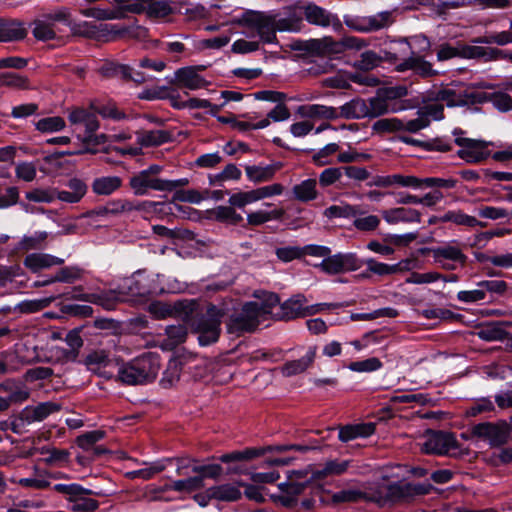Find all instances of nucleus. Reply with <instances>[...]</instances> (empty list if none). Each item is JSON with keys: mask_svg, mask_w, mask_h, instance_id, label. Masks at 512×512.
Here are the masks:
<instances>
[{"mask_svg": "<svg viewBox=\"0 0 512 512\" xmlns=\"http://www.w3.org/2000/svg\"><path fill=\"white\" fill-rule=\"evenodd\" d=\"M279 303V297L274 293L265 294L262 303L247 302L242 306L241 312L232 316L227 324L229 333L241 334L252 332L265 319L266 315L273 314L274 307Z\"/></svg>", "mask_w": 512, "mask_h": 512, "instance_id": "nucleus-1", "label": "nucleus"}, {"mask_svg": "<svg viewBox=\"0 0 512 512\" xmlns=\"http://www.w3.org/2000/svg\"><path fill=\"white\" fill-rule=\"evenodd\" d=\"M239 24L249 36L257 35L263 43H274L277 30L291 29L288 20L277 19V15L270 12L247 11L240 18Z\"/></svg>", "mask_w": 512, "mask_h": 512, "instance_id": "nucleus-2", "label": "nucleus"}, {"mask_svg": "<svg viewBox=\"0 0 512 512\" xmlns=\"http://www.w3.org/2000/svg\"><path fill=\"white\" fill-rule=\"evenodd\" d=\"M159 356L143 354L127 364L117 367V376L122 383L137 385L154 380L159 372Z\"/></svg>", "mask_w": 512, "mask_h": 512, "instance_id": "nucleus-3", "label": "nucleus"}, {"mask_svg": "<svg viewBox=\"0 0 512 512\" xmlns=\"http://www.w3.org/2000/svg\"><path fill=\"white\" fill-rule=\"evenodd\" d=\"M365 40L355 37L346 36L341 40H334L332 37H323L319 39H310L301 44L299 49L313 55V56H332L342 54L347 50L359 51L366 47Z\"/></svg>", "mask_w": 512, "mask_h": 512, "instance_id": "nucleus-4", "label": "nucleus"}, {"mask_svg": "<svg viewBox=\"0 0 512 512\" xmlns=\"http://www.w3.org/2000/svg\"><path fill=\"white\" fill-rule=\"evenodd\" d=\"M224 314L222 309L210 305L204 314L198 315L192 320V328L198 334L201 345H210L218 340Z\"/></svg>", "mask_w": 512, "mask_h": 512, "instance_id": "nucleus-5", "label": "nucleus"}, {"mask_svg": "<svg viewBox=\"0 0 512 512\" xmlns=\"http://www.w3.org/2000/svg\"><path fill=\"white\" fill-rule=\"evenodd\" d=\"M138 282L130 277L125 278L116 289L92 293L91 303L102 306L107 310L114 309L119 302L129 300V297L141 295Z\"/></svg>", "mask_w": 512, "mask_h": 512, "instance_id": "nucleus-6", "label": "nucleus"}, {"mask_svg": "<svg viewBox=\"0 0 512 512\" xmlns=\"http://www.w3.org/2000/svg\"><path fill=\"white\" fill-rule=\"evenodd\" d=\"M435 100L445 102L449 107L482 103L484 95L480 90L464 84L448 85L435 92Z\"/></svg>", "mask_w": 512, "mask_h": 512, "instance_id": "nucleus-7", "label": "nucleus"}, {"mask_svg": "<svg viewBox=\"0 0 512 512\" xmlns=\"http://www.w3.org/2000/svg\"><path fill=\"white\" fill-rule=\"evenodd\" d=\"M471 438L488 443L492 448L500 447L511 439V429L507 422H482L471 427Z\"/></svg>", "mask_w": 512, "mask_h": 512, "instance_id": "nucleus-8", "label": "nucleus"}, {"mask_svg": "<svg viewBox=\"0 0 512 512\" xmlns=\"http://www.w3.org/2000/svg\"><path fill=\"white\" fill-rule=\"evenodd\" d=\"M363 265L362 260L355 253H336L329 254L316 264L315 267L328 275H336L345 272L356 271Z\"/></svg>", "mask_w": 512, "mask_h": 512, "instance_id": "nucleus-9", "label": "nucleus"}, {"mask_svg": "<svg viewBox=\"0 0 512 512\" xmlns=\"http://www.w3.org/2000/svg\"><path fill=\"white\" fill-rule=\"evenodd\" d=\"M394 21L392 11H382L365 17L345 18L344 23L354 31L369 33L388 28Z\"/></svg>", "mask_w": 512, "mask_h": 512, "instance_id": "nucleus-10", "label": "nucleus"}, {"mask_svg": "<svg viewBox=\"0 0 512 512\" xmlns=\"http://www.w3.org/2000/svg\"><path fill=\"white\" fill-rule=\"evenodd\" d=\"M431 252L435 262L447 270L456 269V264L464 266L467 261L462 245L456 241L446 242L433 248Z\"/></svg>", "mask_w": 512, "mask_h": 512, "instance_id": "nucleus-11", "label": "nucleus"}, {"mask_svg": "<svg viewBox=\"0 0 512 512\" xmlns=\"http://www.w3.org/2000/svg\"><path fill=\"white\" fill-rule=\"evenodd\" d=\"M459 448L454 434L444 431H428L422 450L427 454H450Z\"/></svg>", "mask_w": 512, "mask_h": 512, "instance_id": "nucleus-12", "label": "nucleus"}, {"mask_svg": "<svg viewBox=\"0 0 512 512\" xmlns=\"http://www.w3.org/2000/svg\"><path fill=\"white\" fill-rule=\"evenodd\" d=\"M455 143L460 147L457 155L468 163H480L489 156L485 141L456 136Z\"/></svg>", "mask_w": 512, "mask_h": 512, "instance_id": "nucleus-13", "label": "nucleus"}, {"mask_svg": "<svg viewBox=\"0 0 512 512\" xmlns=\"http://www.w3.org/2000/svg\"><path fill=\"white\" fill-rule=\"evenodd\" d=\"M84 364L88 370L108 379L113 376L112 369L118 367L117 361L109 358L105 350L89 352L84 359Z\"/></svg>", "mask_w": 512, "mask_h": 512, "instance_id": "nucleus-14", "label": "nucleus"}, {"mask_svg": "<svg viewBox=\"0 0 512 512\" xmlns=\"http://www.w3.org/2000/svg\"><path fill=\"white\" fill-rule=\"evenodd\" d=\"M67 117L72 126L84 127V133L91 135L92 132H96L99 127L100 123L98 121V118L89 107H83V106H75L67 110ZM77 128H75V131Z\"/></svg>", "mask_w": 512, "mask_h": 512, "instance_id": "nucleus-15", "label": "nucleus"}, {"mask_svg": "<svg viewBox=\"0 0 512 512\" xmlns=\"http://www.w3.org/2000/svg\"><path fill=\"white\" fill-rule=\"evenodd\" d=\"M174 10V2L171 0H140V5L133 8L137 14H145L151 20L168 17Z\"/></svg>", "mask_w": 512, "mask_h": 512, "instance_id": "nucleus-16", "label": "nucleus"}, {"mask_svg": "<svg viewBox=\"0 0 512 512\" xmlns=\"http://www.w3.org/2000/svg\"><path fill=\"white\" fill-rule=\"evenodd\" d=\"M203 69L202 66H189L176 70L174 84L179 88L189 90L206 88L209 82L199 74V71Z\"/></svg>", "mask_w": 512, "mask_h": 512, "instance_id": "nucleus-17", "label": "nucleus"}, {"mask_svg": "<svg viewBox=\"0 0 512 512\" xmlns=\"http://www.w3.org/2000/svg\"><path fill=\"white\" fill-rule=\"evenodd\" d=\"M304 17L313 25L322 27L333 26L335 30L342 28V24L337 16L315 4H309L304 8Z\"/></svg>", "mask_w": 512, "mask_h": 512, "instance_id": "nucleus-18", "label": "nucleus"}, {"mask_svg": "<svg viewBox=\"0 0 512 512\" xmlns=\"http://www.w3.org/2000/svg\"><path fill=\"white\" fill-rule=\"evenodd\" d=\"M378 187H399L421 189V178L414 175L392 174L386 176H377L373 183Z\"/></svg>", "mask_w": 512, "mask_h": 512, "instance_id": "nucleus-19", "label": "nucleus"}, {"mask_svg": "<svg viewBox=\"0 0 512 512\" xmlns=\"http://www.w3.org/2000/svg\"><path fill=\"white\" fill-rule=\"evenodd\" d=\"M306 303L307 300L304 295H294L280 306V312L274 314V316L282 320L306 317Z\"/></svg>", "mask_w": 512, "mask_h": 512, "instance_id": "nucleus-20", "label": "nucleus"}, {"mask_svg": "<svg viewBox=\"0 0 512 512\" xmlns=\"http://www.w3.org/2000/svg\"><path fill=\"white\" fill-rule=\"evenodd\" d=\"M164 180L153 177L146 171H141L130 178V186L136 195H144L149 189L156 191H164Z\"/></svg>", "mask_w": 512, "mask_h": 512, "instance_id": "nucleus-21", "label": "nucleus"}, {"mask_svg": "<svg viewBox=\"0 0 512 512\" xmlns=\"http://www.w3.org/2000/svg\"><path fill=\"white\" fill-rule=\"evenodd\" d=\"M316 354L317 347L310 346L302 358L288 361L281 367L282 375L285 377H291L305 372L314 363Z\"/></svg>", "mask_w": 512, "mask_h": 512, "instance_id": "nucleus-22", "label": "nucleus"}, {"mask_svg": "<svg viewBox=\"0 0 512 512\" xmlns=\"http://www.w3.org/2000/svg\"><path fill=\"white\" fill-rule=\"evenodd\" d=\"M27 36L24 24L15 19H0V42L23 40Z\"/></svg>", "mask_w": 512, "mask_h": 512, "instance_id": "nucleus-23", "label": "nucleus"}, {"mask_svg": "<svg viewBox=\"0 0 512 512\" xmlns=\"http://www.w3.org/2000/svg\"><path fill=\"white\" fill-rule=\"evenodd\" d=\"M382 217L389 224H396L399 222L419 223L421 221V213L418 210L405 207L383 210Z\"/></svg>", "mask_w": 512, "mask_h": 512, "instance_id": "nucleus-24", "label": "nucleus"}, {"mask_svg": "<svg viewBox=\"0 0 512 512\" xmlns=\"http://www.w3.org/2000/svg\"><path fill=\"white\" fill-rule=\"evenodd\" d=\"M297 113L304 118L334 120L339 118L338 109L320 104L302 105Z\"/></svg>", "mask_w": 512, "mask_h": 512, "instance_id": "nucleus-25", "label": "nucleus"}, {"mask_svg": "<svg viewBox=\"0 0 512 512\" xmlns=\"http://www.w3.org/2000/svg\"><path fill=\"white\" fill-rule=\"evenodd\" d=\"M397 70L400 72L406 70H413L417 75L421 77H431L436 75V71L432 68L430 62L424 60L422 57L413 55L405 59L402 63L397 66Z\"/></svg>", "mask_w": 512, "mask_h": 512, "instance_id": "nucleus-26", "label": "nucleus"}, {"mask_svg": "<svg viewBox=\"0 0 512 512\" xmlns=\"http://www.w3.org/2000/svg\"><path fill=\"white\" fill-rule=\"evenodd\" d=\"M63 262V259L49 254L33 253L26 256L24 265L32 272H38L42 269L61 265Z\"/></svg>", "mask_w": 512, "mask_h": 512, "instance_id": "nucleus-27", "label": "nucleus"}, {"mask_svg": "<svg viewBox=\"0 0 512 512\" xmlns=\"http://www.w3.org/2000/svg\"><path fill=\"white\" fill-rule=\"evenodd\" d=\"M463 55L469 58H484L485 60L504 59L512 63V52L506 53L497 48L467 47Z\"/></svg>", "mask_w": 512, "mask_h": 512, "instance_id": "nucleus-28", "label": "nucleus"}, {"mask_svg": "<svg viewBox=\"0 0 512 512\" xmlns=\"http://www.w3.org/2000/svg\"><path fill=\"white\" fill-rule=\"evenodd\" d=\"M59 405L53 402H43L34 407H26L22 411V418L27 422L42 421L53 412L59 410Z\"/></svg>", "mask_w": 512, "mask_h": 512, "instance_id": "nucleus-29", "label": "nucleus"}, {"mask_svg": "<svg viewBox=\"0 0 512 512\" xmlns=\"http://www.w3.org/2000/svg\"><path fill=\"white\" fill-rule=\"evenodd\" d=\"M367 271L377 274L379 276L392 275L399 272H404L409 269V261H401L397 264L388 265L385 263L377 262L375 259L370 258L366 260Z\"/></svg>", "mask_w": 512, "mask_h": 512, "instance_id": "nucleus-30", "label": "nucleus"}, {"mask_svg": "<svg viewBox=\"0 0 512 512\" xmlns=\"http://www.w3.org/2000/svg\"><path fill=\"white\" fill-rule=\"evenodd\" d=\"M366 100L356 98L345 103L338 109L339 117L345 119H361L367 117Z\"/></svg>", "mask_w": 512, "mask_h": 512, "instance_id": "nucleus-31", "label": "nucleus"}, {"mask_svg": "<svg viewBox=\"0 0 512 512\" xmlns=\"http://www.w3.org/2000/svg\"><path fill=\"white\" fill-rule=\"evenodd\" d=\"M441 223L452 222L456 225L476 227H485L486 223L477 220L475 217L470 216L462 212L461 210H450L438 218Z\"/></svg>", "mask_w": 512, "mask_h": 512, "instance_id": "nucleus-32", "label": "nucleus"}, {"mask_svg": "<svg viewBox=\"0 0 512 512\" xmlns=\"http://www.w3.org/2000/svg\"><path fill=\"white\" fill-rule=\"evenodd\" d=\"M121 185L122 180L118 176H102L95 178L91 187L96 195L107 196L118 190Z\"/></svg>", "mask_w": 512, "mask_h": 512, "instance_id": "nucleus-33", "label": "nucleus"}, {"mask_svg": "<svg viewBox=\"0 0 512 512\" xmlns=\"http://www.w3.org/2000/svg\"><path fill=\"white\" fill-rule=\"evenodd\" d=\"M157 203L152 201H144L142 203L134 204L130 201L117 200L112 201L107 204L108 212L110 215H118L125 211H133V210H143L150 211L152 210Z\"/></svg>", "mask_w": 512, "mask_h": 512, "instance_id": "nucleus-34", "label": "nucleus"}, {"mask_svg": "<svg viewBox=\"0 0 512 512\" xmlns=\"http://www.w3.org/2000/svg\"><path fill=\"white\" fill-rule=\"evenodd\" d=\"M204 486L205 483H202V478L196 474L193 477L173 481L172 483L165 485L163 490H173L181 493H192L204 488Z\"/></svg>", "mask_w": 512, "mask_h": 512, "instance_id": "nucleus-35", "label": "nucleus"}, {"mask_svg": "<svg viewBox=\"0 0 512 512\" xmlns=\"http://www.w3.org/2000/svg\"><path fill=\"white\" fill-rule=\"evenodd\" d=\"M331 500L335 504H341V503H355L360 502L363 500H373L372 498L368 497L366 492H364L362 489L351 487L346 488L340 491H337L332 494Z\"/></svg>", "mask_w": 512, "mask_h": 512, "instance_id": "nucleus-36", "label": "nucleus"}, {"mask_svg": "<svg viewBox=\"0 0 512 512\" xmlns=\"http://www.w3.org/2000/svg\"><path fill=\"white\" fill-rule=\"evenodd\" d=\"M278 169L279 166L276 164L266 166L251 165L245 167V172L249 180L259 183L272 179Z\"/></svg>", "mask_w": 512, "mask_h": 512, "instance_id": "nucleus-37", "label": "nucleus"}, {"mask_svg": "<svg viewBox=\"0 0 512 512\" xmlns=\"http://www.w3.org/2000/svg\"><path fill=\"white\" fill-rule=\"evenodd\" d=\"M241 483L232 484L226 483L217 486H212L211 495L215 500L219 501H236L241 498V491L239 489Z\"/></svg>", "mask_w": 512, "mask_h": 512, "instance_id": "nucleus-38", "label": "nucleus"}, {"mask_svg": "<svg viewBox=\"0 0 512 512\" xmlns=\"http://www.w3.org/2000/svg\"><path fill=\"white\" fill-rule=\"evenodd\" d=\"M317 182L315 179H306L295 185L292 189L294 197L302 202L315 200L318 196Z\"/></svg>", "mask_w": 512, "mask_h": 512, "instance_id": "nucleus-39", "label": "nucleus"}, {"mask_svg": "<svg viewBox=\"0 0 512 512\" xmlns=\"http://www.w3.org/2000/svg\"><path fill=\"white\" fill-rule=\"evenodd\" d=\"M170 139V134L165 130H151L138 133L137 142L142 146H158Z\"/></svg>", "mask_w": 512, "mask_h": 512, "instance_id": "nucleus-40", "label": "nucleus"}, {"mask_svg": "<svg viewBox=\"0 0 512 512\" xmlns=\"http://www.w3.org/2000/svg\"><path fill=\"white\" fill-rule=\"evenodd\" d=\"M366 106L368 108V118H376L390 111H396V108H391L390 104L387 103L385 99L381 95H379L378 92L375 97H372L366 101Z\"/></svg>", "mask_w": 512, "mask_h": 512, "instance_id": "nucleus-41", "label": "nucleus"}, {"mask_svg": "<svg viewBox=\"0 0 512 512\" xmlns=\"http://www.w3.org/2000/svg\"><path fill=\"white\" fill-rule=\"evenodd\" d=\"M283 215L284 210L281 208L273 209L271 211L258 210L247 215V222L249 225L258 226L271 220H279Z\"/></svg>", "mask_w": 512, "mask_h": 512, "instance_id": "nucleus-42", "label": "nucleus"}, {"mask_svg": "<svg viewBox=\"0 0 512 512\" xmlns=\"http://www.w3.org/2000/svg\"><path fill=\"white\" fill-rule=\"evenodd\" d=\"M480 94L484 95V102H491L495 108L500 111L506 112L512 109V97L505 92H483L480 91Z\"/></svg>", "mask_w": 512, "mask_h": 512, "instance_id": "nucleus-43", "label": "nucleus"}, {"mask_svg": "<svg viewBox=\"0 0 512 512\" xmlns=\"http://www.w3.org/2000/svg\"><path fill=\"white\" fill-rule=\"evenodd\" d=\"M90 108L95 114H99L103 118H111L113 120H121L125 118V114L118 110L114 103L101 104L96 100L90 102Z\"/></svg>", "mask_w": 512, "mask_h": 512, "instance_id": "nucleus-44", "label": "nucleus"}, {"mask_svg": "<svg viewBox=\"0 0 512 512\" xmlns=\"http://www.w3.org/2000/svg\"><path fill=\"white\" fill-rule=\"evenodd\" d=\"M33 36L39 41H49L56 37V32L52 23L48 22L45 18L37 19L33 22Z\"/></svg>", "mask_w": 512, "mask_h": 512, "instance_id": "nucleus-45", "label": "nucleus"}, {"mask_svg": "<svg viewBox=\"0 0 512 512\" xmlns=\"http://www.w3.org/2000/svg\"><path fill=\"white\" fill-rule=\"evenodd\" d=\"M53 489L61 494L68 497L70 502H74L81 495H92L94 494L91 490L82 487L79 484H55Z\"/></svg>", "mask_w": 512, "mask_h": 512, "instance_id": "nucleus-46", "label": "nucleus"}, {"mask_svg": "<svg viewBox=\"0 0 512 512\" xmlns=\"http://www.w3.org/2000/svg\"><path fill=\"white\" fill-rule=\"evenodd\" d=\"M402 119L382 118L372 125V130L378 134L402 132Z\"/></svg>", "mask_w": 512, "mask_h": 512, "instance_id": "nucleus-47", "label": "nucleus"}, {"mask_svg": "<svg viewBox=\"0 0 512 512\" xmlns=\"http://www.w3.org/2000/svg\"><path fill=\"white\" fill-rule=\"evenodd\" d=\"M359 214L356 206L350 204L332 205L325 209L324 215L327 218H350Z\"/></svg>", "mask_w": 512, "mask_h": 512, "instance_id": "nucleus-48", "label": "nucleus"}, {"mask_svg": "<svg viewBox=\"0 0 512 512\" xmlns=\"http://www.w3.org/2000/svg\"><path fill=\"white\" fill-rule=\"evenodd\" d=\"M55 300V297H46L41 299H34V300H25L22 301L17 305V309L21 313H35L42 309L47 308L53 301Z\"/></svg>", "mask_w": 512, "mask_h": 512, "instance_id": "nucleus-49", "label": "nucleus"}, {"mask_svg": "<svg viewBox=\"0 0 512 512\" xmlns=\"http://www.w3.org/2000/svg\"><path fill=\"white\" fill-rule=\"evenodd\" d=\"M476 42L485 44H497L500 46L512 43V20L510 21L509 30L489 33L486 36L477 39Z\"/></svg>", "mask_w": 512, "mask_h": 512, "instance_id": "nucleus-50", "label": "nucleus"}, {"mask_svg": "<svg viewBox=\"0 0 512 512\" xmlns=\"http://www.w3.org/2000/svg\"><path fill=\"white\" fill-rule=\"evenodd\" d=\"M104 437L105 432L103 430H93L78 436L76 443L85 452H90L96 443L102 440Z\"/></svg>", "mask_w": 512, "mask_h": 512, "instance_id": "nucleus-51", "label": "nucleus"}, {"mask_svg": "<svg viewBox=\"0 0 512 512\" xmlns=\"http://www.w3.org/2000/svg\"><path fill=\"white\" fill-rule=\"evenodd\" d=\"M340 147L336 143H329L312 156V161L317 166H325L331 164V156L339 151Z\"/></svg>", "mask_w": 512, "mask_h": 512, "instance_id": "nucleus-52", "label": "nucleus"}, {"mask_svg": "<svg viewBox=\"0 0 512 512\" xmlns=\"http://www.w3.org/2000/svg\"><path fill=\"white\" fill-rule=\"evenodd\" d=\"M259 193L257 189L245 192H238L229 198V204L233 207L243 208L244 206L259 201Z\"/></svg>", "mask_w": 512, "mask_h": 512, "instance_id": "nucleus-53", "label": "nucleus"}, {"mask_svg": "<svg viewBox=\"0 0 512 512\" xmlns=\"http://www.w3.org/2000/svg\"><path fill=\"white\" fill-rule=\"evenodd\" d=\"M5 86L13 89H27L28 79L16 73H1L0 87Z\"/></svg>", "mask_w": 512, "mask_h": 512, "instance_id": "nucleus-54", "label": "nucleus"}, {"mask_svg": "<svg viewBox=\"0 0 512 512\" xmlns=\"http://www.w3.org/2000/svg\"><path fill=\"white\" fill-rule=\"evenodd\" d=\"M212 213L216 220L230 224H238L243 220L242 216L233 209V206H218Z\"/></svg>", "mask_w": 512, "mask_h": 512, "instance_id": "nucleus-55", "label": "nucleus"}, {"mask_svg": "<svg viewBox=\"0 0 512 512\" xmlns=\"http://www.w3.org/2000/svg\"><path fill=\"white\" fill-rule=\"evenodd\" d=\"M26 199L38 203H51L56 199V189H33L25 194Z\"/></svg>", "mask_w": 512, "mask_h": 512, "instance_id": "nucleus-56", "label": "nucleus"}, {"mask_svg": "<svg viewBox=\"0 0 512 512\" xmlns=\"http://www.w3.org/2000/svg\"><path fill=\"white\" fill-rule=\"evenodd\" d=\"M83 270L76 266H68L61 268L55 275L56 282L73 283L81 279Z\"/></svg>", "mask_w": 512, "mask_h": 512, "instance_id": "nucleus-57", "label": "nucleus"}, {"mask_svg": "<svg viewBox=\"0 0 512 512\" xmlns=\"http://www.w3.org/2000/svg\"><path fill=\"white\" fill-rule=\"evenodd\" d=\"M65 127V121L59 116L40 119L36 123V128L41 132H56Z\"/></svg>", "mask_w": 512, "mask_h": 512, "instance_id": "nucleus-58", "label": "nucleus"}, {"mask_svg": "<svg viewBox=\"0 0 512 512\" xmlns=\"http://www.w3.org/2000/svg\"><path fill=\"white\" fill-rule=\"evenodd\" d=\"M382 367L381 361L376 358H368L362 361L351 362L348 368L354 372H373Z\"/></svg>", "mask_w": 512, "mask_h": 512, "instance_id": "nucleus-59", "label": "nucleus"}, {"mask_svg": "<svg viewBox=\"0 0 512 512\" xmlns=\"http://www.w3.org/2000/svg\"><path fill=\"white\" fill-rule=\"evenodd\" d=\"M192 472L198 474L202 478V483L206 478L217 479L221 476L223 468L219 464H210L202 466H194Z\"/></svg>", "mask_w": 512, "mask_h": 512, "instance_id": "nucleus-60", "label": "nucleus"}, {"mask_svg": "<svg viewBox=\"0 0 512 512\" xmlns=\"http://www.w3.org/2000/svg\"><path fill=\"white\" fill-rule=\"evenodd\" d=\"M343 168L330 167L324 169L319 175V183L322 187H328L338 182L343 174Z\"/></svg>", "mask_w": 512, "mask_h": 512, "instance_id": "nucleus-61", "label": "nucleus"}, {"mask_svg": "<svg viewBox=\"0 0 512 512\" xmlns=\"http://www.w3.org/2000/svg\"><path fill=\"white\" fill-rule=\"evenodd\" d=\"M402 124H403L402 132L406 131L409 133H417L420 130L428 127L430 125V120L428 119L427 116L421 115L419 113L418 117L415 119H410V120L402 119Z\"/></svg>", "mask_w": 512, "mask_h": 512, "instance_id": "nucleus-62", "label": "nucleus"}, {"mask_svg": "<svg viewBox=\"0 0 512 512\" xmlns=\"http://www.w3.org/2000/svg\"><path fill=\"white\" fill-rule=\"evenodd\" d=\"M16 176L26 182H31L35 179L37 169L32 162H20L15 167Z\"/></svg>", "mask_w": 512, "mask_h": 512, "instance_id": "nucleus-63", "label": "nucleus"}, {"mask_svg": "<svg viewBox=\"0 0 512 512\" xmlns=\"http://www.w3.org/2000/svg\"><path fill=\"white\" fill-rule=\"evenodd\" d=\"M380 219L376 215H368L356 218L353 222L354 227L359 231L369 232L378 228Z\"/></svg>", "mask_w": 512, "mask_h": 512, "instance_id": "nucleus-64", "label": "nucleus"}]
</instances>
